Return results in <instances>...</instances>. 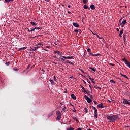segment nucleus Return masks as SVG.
Returning a JSON list of instances; mask_svg holds the SVG:
<instances>
[{"instance_id":"obj_51","label":"nucleus","mask_w":130,"mask_h":130,"mask_svg":"<svg viewBox=\"0 0 130 130\" xmlns=\"http://www.w3.org/2000/svg\"><path fill=\"white\" fill-rule=\"evenodd\" d=\"M78 32L81 34V33H82V30H81V29H79L78 30Z\"/></svg>"},{"instance_id":"obj_11","label":"nucleus","mask_w":130,"mask_h":130,"mask_svg":"<svg viewBox=\"0 0 130 130\" xmlns=\"http://www.w3.org/2000/svg\"><path fill=\"white\" fill-rule=\"evenodd\" d=\"M125 64H126V66H127V67H128V68H130V62L128 61H126V62H125Z\"/></svg>"},{"instance_id":"obj_27","label":"nucleus","mask_w":130,"mask_h":130,"mask_svg":"<svg viewBox=\"0 0 130 130\" xmlns=\"http://www.w3.org/2000/svg\"><path fill=\"white\" fill-rule=\"evenodd\" d=\"M72 58H74V56H68V57H67V59H72Z\"/></svg>"},{"instance_id":"obj_1","label":"nucleus","mask_w":130,"mask_h":130,"mask_svg":"<svg viewBox=\"0 0 130 130\" xmlns=\"http://www.w3.org/2000/svg\"><path fill=\"white\" fill-rule=\"evenodd\" d=\"M56 114L57 115L56 120H60V119L61 118V113L60 112V111H57Z\"/></svg>"},{"instance_id":"obj_42","label":"nucleus","mask_w":130,"mask_h":130,"mask_svg":"<svg viewBox=\"0 0 130 130\" xmlns=\"http://www.w3.org/2000/svg\"><path fill=\"white\" fill-rule=\"evenodd\" d=\"M93 102H94V104H95L96 105H97V104H98V103L95 101H93Z\"/></svg>"},{"instance_id":"obj_24","label":"nucleus","mask_w":130,"mask_h":130,"mask_svg":"<svg viewBox=\"0 0 130 130\" xmlns=\"http://www.w3.org/2000/svg\"><path fill=\"white\" fill-rule=\"evenodd\" d=\"M49 81L51 83L52 85H54V81H53V80L50 79Z\"/></svg>"},{"instance_id":"obj_3","label":"nucleus","mask_w":130,"mask_h":130,"mask_svg":"<svg viewBox=\"0 0 130 130\" xmlns=\"http://www.w3.org/2000/svg\"><path fill=\"white\" fill-rule=\"evenodd\" d=\"M123 103L124 104H128V105H130V102H128V100H127V99L123 98Z\"/></svg>"},{"instance_id":"obj_6","label":"nucleus","mask_w":130,"mask_h":130,"mask_svg":"<svg viewBox=\"0 0 130 130\" xmlns=\"http://www.w3.org/2000/svg\"><path fill=\"white\" fill-rule=\"evenodd\" d=\"M81 89H82V90H83L82 92L83 93H87V90H86V88H85V87H84V86H83V85L81 86Z\"/></svg>"},{"instance_id":"obj_19","label":"nucleus","mask_w":130,"mask_h":130,"mask_svg":"<svg viewBox=\"0 0 130 130\" xmlns=\"http://www.w3.org/2000/svg\"><path fill=\"white\" fill-rule=\"evenodd\" d=\"M116 119H117V117H116L115 116H113V121H114V120H116Z\"/></svg>"},{"instance_id":"obj_7","label":"nucleus","mask_w":130,"mask_h":130,"mask_svg":"<svg viewBox=\"0 0 130 130\" xmlns=\"http://www.w3.org/2000/svg\"><path fill=\"white\" fill-rule=\"evenodd\" d=\"M98 107H99V108H104L105 106H103V103H101L98 105Z\"/></svg>"},{"instance_id":"obj_54","label":"nucleus","mask_w":130,"mask_h":130,"mask_svg":"<svg viewBox=\"0 0 130 130\" xmlns=\"http://www.w3.org/2000/svg\"><path fill=\"white\" fill-rule=\"evenodd\" d=\"M59 55H60V56H61L62 57V53L60 52V54H59Z\"/></svg>"},{"instance_id":"obj_64","label":"nucleus","mask_w":130,"mask_h":130,"mask_svg":"<svg viewBox=\"0 0 130 130\" xmlns=\"http://www.w3.org/2000/svg\"><path fill=\"white\" fill-rule=\"evenodd\" d=\"M116 30H117V32H119V28H117Z\"/></svg>"},{"instance_id":"obj_13","label":"nucleus","mask_w":130,"mask_h":130,"mask_svg":"<svg viewBox=\"0 0 130 130\" xmlns=\"http://www.w3.org/2000/svg\"><path fill=\"white\" fill-rule=\"evenodd\" d=\"M90 9L91 10H95V5L94 4H92L90 6Z\"/></svg>"},{"instance_id":"obj_20","label":"nucleus","mask_w":130,"mask_h":130,"mask_svg":"<svg viewBox=\"0 0 130 130\" xmlns=\"http://www.w3.org/2000/svg\"><path fill=\"white\" fill-rule=\"evenodd\" d=\"M34 29L35 30H41V29H42V27H35Z\"/></svg>"},{"instance_id":"obj_58","label":"nucleus","mask_w":130,"mask_h":130,"mask_svg":"<svg viewBox=\"0 0 130 130\" xmlns=\"http://www.w3.org/2000/svg\"><path fill=\"white\" fill-rule=\"evenodd\" d=\"M36 48H37V49H38V48H40V46H37L36 47Z\"/></svg>"},{"instance_id":"obj_57","label":"nucleus","mask_w":130,"mask_h":130,"mask_svg":"<svg viewBox=\"0 0 130 130\" xmlns=\"http://www.w3.org/2000/svg\"><path fill=\"white\" fill-rule=\"evenodd\" d=\"M27 30L28 31V32H31V30H30L29 28H27Z\"/></svg>"},{"instance_id":"obj_40","label":"nucleus","mask_w":130,"mask_h":130,"mask_svg":"<svg viewBox=\"0 0 130 130\" xmlns=\"http://www.w3.org/2000/svg\"><path fill=\"white\" fill-rule=\"evenodd\" d=\"M63 58H64V59H68V57H66L64 56H62Z\"/></svg>"},{"instance_id":"obj_10","label":"nucleus","mask_w":130,"mask_h":130,"mask_svg":"<svg viewBox=\"0 0 130 130\" xmlns=\"http://www.w3.org/2000/svg\"><path fill=\"white\" fill-rule=\"evenodd\" d=\"M66 63H69L70 64H72V66H75V64L74 63L69 61V60H66Z\"/></svg>"},{"instance_id":"obj_39","label":"nucleus","mask_w":130,"mask_h":130,"mask_svg":"<svg viewBox=\"0 0 130 130\" xmlns=\"http://www.w3.org/2000/svg\"><path fill=\"white\" fill-rule=\"evenodd\" d=\"M83 4H87V0H83Z\"/></svg>"},{"instance_id":"obj_15","label":"nucleus","mask_w":130,"mask_h":130,"mask_svg":"<svg viewBox=\"0 0 130 130\" xmlns=\"http://www.w3.org/2000/svg\"><path fill=\"white\" fill-rule=\"evenodd\" d=\"M26 48H27V47H22V48H20L18 49V51H20L21 50H25V49H26Z\"/></svg>"},{"instance_id":"obj_61","label":"nucleus","mask_w":130,"mask_h":130,"mask_svg":"<svg viewBox=\"0 0 130 130\" xmlns=\"http://www.w3.org/2000/svg\"><path fill=\"white\" fill-rule=\"evenodd\" d=\"M83 83L85 84V85L87 84V83H86V81H85V80H83Z\"/></svg>"},{"instance_id":"obj_22","label":"nucleus","mask_w":130,"mask_h":130,"mask_svg":"<svg viewBox=\"0 0 130 130\" xmlns=\"http://www.w3.org/2000/svg\"><path fill=\"white\" fill-rule=\"evenodd\" d=\"M37 50V49L36 48V47H33L31 49V50H32V51H35Z\"/></svg>"},{"instance_id":"obj_36","label":"nucleus","mask_w":130,"mask_h":130,"mask_svg":"<svg viewBox=\"0 0 130 130\" xmlns=\"http://www.w3.org/2000/svg\"><path fill=\"white\" fill-rule=\"evenodd\" d=\"M98 111L96 108H94V114H97Z\"/></svg>"},{"instance_id":"obj_48","label":"nucleus","mask_w":130,"mask_h":130,"mask_svg":"<svg viewBox=\"0 0 130 130\" xmlns=\"http://www.w3.org/2000/svg\"><path fill=\"white\" fill-rule=\"evenodd\" d=\"M89 88H90L91 91H92L93 90L92 89V86H91L90 85H89Z\"/></svg>"},{"instance_id":"obj_16","label":"nucleus","mask_w":130,"mask_h":130,"mask_svg":"<svg viewBox=\"0 0 130 130\" xmlns=\"http://www.w3.org/2000/svg\"><path fill=\"white\" fill-rule=\"evenodd\" d=\"M84 9H88V10H90V8H89V7H88L87 5H84L83 6Z\"/></svg>"},{"instance_id":"obj_8","label":"nucleus","mask_w":130,"mask_h":130,"mask_svg":"<svg viewBox=\"0 0 130 130\" xmlns=\"http://www.w3.org/2000/svg\"><path fill=\"white\" fill-rule=\"evenodd\" d=\"M73 26H74V27H76V28H79V27H80V25H79V24L75 23V22H73Z\"/></svg>"},{"instance_id":"obj_14","label":"nucleus","mask_w":130,"mask_h":130,"mask_svg":"<svg viewBox=\"0 0 130 130\" xmlns=\"http://www.w3.org/2000/svg\"><path fill=\"white\" fill-rule=\"evenodd\" d=\"M73 119H74V120H76L77 123L79 122V120L78 119V118H77V117H73Z\"/></svg>"},{"instance_id":"obj_56","label":"nucleus","mask_w":130,"mask_h":130,"mask_svg":"<svg viewBox=\"0 0 130 130\" xmlns=\"http://www.w3.org/2000/svg\"><path fill=\"white\" fill-rule=\"evenodd\" d=\"M37 36H36L35 37H30V38L34 39V38H35L36 37H37Z\"/></svg>"},{"instance_id":"obj_23","label":"nucleus","mask_w":130,"mask_h":130,"mask_svg":"<svg viewBox=\"0 0 130 130\" xmlns=\"http://www.w3.org/2000/svg\"><path fill=\"white\" fill-rule=\"evenodd\" d=\"M110 83H111L112 84H116V82L115 81H114V80H110Z\"/></svg>"},{"instance_id":"obj_29","label":"nucleus","mask_w":130,"mask_h":130,"mask_svg":"<svg viewBox=\"0 0 130 130\" xmlns=\"http://www.w3.org/2000/svg\"><path fill=\"white\" fill-rule=\"evenodd\" d=\"M99 55H100V54H93V56H99Z\"/></svg>"},{"instance_id":"obj_31","label":"nucleus","mask_w":130,"mask_h":130,"mask_svg":"<svg viewBox=\"0 0 130 130\" xmlns=\"http://www.w3.org/2000/svg\"><path fill=\"white\" fill-rule=\"evenodd\" d=\"M121 34L122 35V34H123V29H121L120 31V34Z\"/></svg>"},{"instance_id":"obj_21","label":"nucleus","mask_w":130,"mask_h":130,"mask_svg":"<svg viewBox=\"0 0 130 130\" xmlns=\"http://www.w3.org/2000/svg\"><path fill=\"white\" fill-rule=\"evenodd\" d=\"M54 53H56V54H58L59 55V54H60V52L58 51H55Z\"/></svg>"},{"instance_id":"obj_43","label":"nucleus","mask_w":130,"mask_h":130,"mask_svg":"<svg viewBox=\"0 0 130 130\" xmlns=\"http://www.w3.org/2000/svg\"><path fill=\"white\" fill-rule=\"evenodd\" d=\"M91 52V49L90 48L87 49V52Z\"/></svg>"},{"instance_id":"obj_49","label":"nucleus","mask_w":130,"mask_h":130,"mask_svg":"<svg viewBox=\"0 0 130 130\" xmlns=\"http://www.w3.org/2000/svg\"><path fill=\"white\" fill-rule=\"evenodd\" d=\"M72 111H73V112H76V109H75V108H74L73 110H72Z\"/></svg>"},{"instance_id":"obj_44","label":"nucleus","mask_w":130,"mask_h":130,"mask_svg":"<svg viewBox=\"0 0 130 130\" xmlns=\"http://www.w3.org/2000/svg\"><path fill=\"white\" fill-rule=\"evenodd\" d=\"M60 59H61V61H66V60L62 58H61Z\"/></svg>"},{"instance_id":"obj_28","label":"nucleus","mask_w":130,"mask_h":130,"mask_svg":"<svg viewBox=\"0 0 130 130\" xmlns=\"http://www.w3.org/2000/svg\"><path fill=\"white\" fill-rule=\"evenodd\" d=\"M66 109H67V107H64V108H63L61 110V112H62V111H64Z\"/></svg>"},{"instance_id":"obj_35","label":"nucleus","mask_w":130,"mask_h":130,"mask_svg":"<svg viewBox=\"0 0 130 130\" xmlns=\"http://www.w3.org/2000/svg\"><path fill=\"white\" fill-rule=\"evenodd\" d=\"M94 117H95V118H98V114H94Z\"/></svg>"},{"instance_id":"obj_62","label":"nucleus","mask_w":130,"mask_h":130,"mask_svg":"<svg viewBox=\"0 0 130 130\" xmlns=\"http://www.w3.org/2000/svg\"><path fill=\"white\" fill-rule=\"evenodd\" d=\"M43 50H45V51H48V50L47 49H45V48H44Z\"/></svg>"},{"instance_id":"obj_52","label":"nucleus","mask_w":130,"mask_h":130,"mask_svg":"<svg viewBox=\"0 0 130 130\" xmlns=\"http://www.w3.org/2000/svg\"><path fill=\"white\" fill-rule=\"evenodd\" d=\"M121 20H122V18H121L120 20H119L118 26H120V25L121 24H119V23H120Z\"/></svg>"},{"instance_id":"obj_59","label":"nucleus","mask_w":130,"mask_h":130,"mask_svg":"<svg viewBox=\"0 0 130 130\" xmlns=\"http://www.w3.org/2000/svg\"><path fill=\"white\" fill-rule=\"evenodd\" d=\"M102 41L103 42H104V41H105L104 38H102Z\"/></svg>"},{"instance_id":"obj_41","label":"nucleus","mask_w":130,"mask_h":130,"mask_svg":"<svg viewBox=\"0 0 130 130\" xmlns=\"http://www.w3.org/2000/svg\"><path fill=\"white\" fill-rule=\"evenodd\" d=\"M5 2H6V3H10V2H11V0H5Z\"/></svg>"},{"instance_id":"obj_46","label":"nucleus","mask_w":130,"mask_h":130,"mask_svg":"<svg viewBox=\"0 0 130 130\" xmlns=\"http://www.w3.org/2000/svg\"><path fill=\"white\" fill-rule=\"evenodd\" d=\"M86 93V94H87L88 96H91V94L89 93V92H88V91H87V92H85Z\"/></svg>"},{"instance_id":"obj_2","label":"nucleus","mask_w":130,"mask_h":130,"mask_svg":"<svg viewBox=\"0 0 130 130\" xmlns=\"http://www.w3.org/2000/svg\"><path fill=\"white\" fill-rule=\"evenodd\" d=\"M84 98L87 100L88 103H91V102H92V101H93L92 100L90 99L89 96H87L86 95H84Z\"/></svg>"},{"instance_id":"obj_53","label":"nucleus","mask_w":130,"mask_h":130,"mask_svg":"<svg viewBox=\"0 0 130 130\" xmlns=\"http://www.w3.org/2000/svg\"><path fill=\"white\" fill-rule=\"evenodd\" d=\"M6 66H9L10 64V62H8L6 63Z\"/></svg>"},{"instance_id":"obj_38","label":"nucleus","mask_w":130,"mask_h":130,"mask_svg":"<svg viewBox=\"0 0 130 130\" xmlns=\"http://www.w3.org/2000/svg\"><path fill=\"white\" fill-rule=\"evenodd\" d=\"M109 65H110V66H112V67H114V66H115V64H113V63H109Z\"/></svg>"},{"instance_id":"obj_47","label":"nucleus","mask_w":130,"mask_h":130,"mask_svg":"<svg viewBox=\"0 0 130 130\" xmlns=\"http://www.w3.org/2000/svg\"><path fill=\"white\" fill-rule=\"evenodd\" d=\"M30 31H31V32H33V31H35V29H34V28H32L31 29H30Z\"/></svg>"},{"instance_id":"obj_12","label":"nucleus","mask_w":130,"mask_h":130,"mask_svg":"<svg viewBox=\"0 0 130 130\" xmlns=\"http://www.w3.org/2000/svg\"><path fill=\"white\" fill-rule=\"evenodd\" d=\"M71 98H73V99H74V100H76V99H77V98L74 94H71Z\"/></svg>"},{"instance_id":"obj_4","label":"nucleus","mask_w":130,"mask_h":130,"mask_svg":"<svg viewBox=\"0 0 130 130\" xmlns=\"http://www.w3.org/2000/svg\"><path fill=\"white\" fill-rule=\"evenodd\" d=\"M127 22H126V20H123L121 24H120L121 27H124V25H125V24H126Z\"/></svg>"},{"instance_id":"obj_5","label":"nucleus","mask_w":130,"mask_h":130,"mask_svg":"<svg viewBox=\"0 0 130 130\" xmlns=\"http://www.w3.org/2000/svg\"><path fill=\"white\" fill-rule=\"evenodd\" d=\"M123 40L124 42H126V39H125L126 38V33L124 32L123 35Z\"/></svg>"},{"instance_id":"obj_63","label":"nucleus","mask_w":130,"mask_h":130,"mask_svg":"<svg viewBox=\"0 0 130 130\" xmlns=\"http://www.w3.org/2000/svg\"><path fill=\"white\" fill-rule=\"evenodd\" d=\"M96 36L98 37V38H100V37H99V35H98V34L96 35Z\"/></svg>"},{"instance_id":"obj_33","label":"nucleus","mask_w":130,"mask_h":130,"mask_svg":"<svg viewBox=\"0 0 130 130\" xmlns=\"http://www.w3.org/2000/svg\"><path fill=\"white\" fill-rule=\"evenodd\" d=\"M84 111H85L86 113H88V109H87V108H84Z\"/></svg>"},{"instance_id":"obj_9","label":"nucleus","mask_w":130,"mask_h":130,"mask_svg":"<svg viewBox=\"0 0 130 130\" xmlns=\"http://www.w3.org/2000/svg\"><path fill=\"white\" fill-rule=\"evenodd\" d=\"M107 118L108 120H113V116H107Z\"/></svg>"},{"instance_id":"obj_55","label":"nucleus","mask_w":130,"mask_h":130,"mask_svg":"<svg viewBox=\"0 0 130 130\" xmlns=\"http://www.w3.org/2000/svg\"><path fill=\"white\" fill-rule=\"evenodd\" d=\"M30 67H31V64H29L27 66V69H29Z\"/></svg>"},{"instance_id":"obj_18","label":"nucleus","mask_w":130,"mask_h":130,"mask_svg":"<svg viewBox=\"0 0 130 130\" xmlns=\"http://www.w3.org/2000/svg\"><path fill=\"white\" fill-rule=\"evenodd\" d=\"M30 24L32 25V26H37V24L35 23V22H31Z\"/></svg>"},{"instance_id":"obj_25","label":"nucleus","mask_w":130,"mask_h":130,"mask_svg":"<svg viewBox=\"0 0 130 130\" xmlns=\"http://www.w3.org/2000/svg\"><path fill=\"white\" fill-rule=\"evenodd\" d=\"M90 80L91 81V82H92V83H93V84H96V83H95V82H94V81H95V80L94 79H93V78H90Z\"/></svg>"},{"instance_id":"obj_34","label":"nucleus","mask_w":130,"mask_h":130,"mask_svg":"<svg viewBox=\"0 0 130 130\" xmlns=\"http://www.w3.org/2000/svg\"><path fill=\"white\" fill-rule=\"evenodd\" d=\"M43 42H40L37 44V45H43Z\"/></svg>"},{"instance_id":"obj_30","label":"nucleus","mask_w":130,"mask_h":130,"mask_svg":"<svg viewBox=\"0 0 130 130\" xmlns=\"http://www.w3.org/2000/svg\"><path fill=\"white\" fill-rule=\"evenodd\" d=\"M122 60H123V61H125V62H126V61H128L125 58L122 59Z\"/></svg>"},{"instance_id":"obj_17","label":"nucleus","mask_w":130,"mask_h":130,"mask_svg":"<svg viewBox=\"0 0 130 130\" xmlns=\"http://www.w3.org/2000/svg\"><path fill=\"white\" fill-rule=\"evenodd\" d=\"M89 69L91 70V71H93V72H96V70H95V68H94L89 67Z\"/></svg>"},{"instance_id":"obj_37","label":"nucleus","mask_w":130,"mask_h":130,"mask_svg":"<svg viewBox=\"0 0 130 130\" xmlns=\"http://www.w3.org/2000/svg\"><path fill=\"white\" fill-rule=\"evenodd\" d=\"M89 53L90 55H91L92 56H93V53H92V52L90 51V52H89Z\"/></svg>"},{"instance_id":"obj_60","label":"nucleus","mask_w":130,"mask_h":130,"mask_svg":"<svg viewBox=\"0 0 130 130\" xmlns=\"http://www.w3.org/2000/svg\"><path fill=\"white\" fill-rule=\"evenodd\" d=\"M83 129V128H78L77 130H82Z\"/></svg>"},{"instance_id":"obj_45","label":"nucleus","mask_w":130,"mask_h":130,"mask_svg":"<svg viewBox=\"0 0 130 130\" xmlns=\"http://www.w3.org/2000/svg\"><path fill=\"white\" fill-rule=\"evenodd\" d=\"M75 32H77V33H79V30L78 29H74Z\"/></svg>"},{"instance_id":"obj_50","label":"nucleus","mask_w":130,"mask_h":130,"mask_svg":"<svg viewBox=\"0 0 130 130\" xmlns=\"http://www.w3.org/2000/svg\"><path fill=\"white\" fill-rule=\"evenodd\" d=\"M53 78H54V81H55V82H56V77L55 76H54Z\"/></svg>"},{"instance_id":"obj_32","label":"nucleus","mask_w":130,"mask_h":130,"mask_svg":"<svg viewBox=\"0 0 130 130\" xmlns=\"http://www.w3.org/2000/svg\"><path fill=\"white\" fill-rule=\"evenodd\" d=\"M122 77H124L126 79H128V77L125 75H122Z\"/></svg>"},{"instance_id":"obj_26","label":"nucleus","mask_w":130,"mask_h":130,"mask_svg":"<svg viewBox=\"0 0 130 130\" xmlns=\"http://www.w3.org/2000/svg\"><path fill=\"white\" fill-rule=\"evenodd\" d=\"M67 130H74V128H73L71 126H70V128H67Z\"/></svg>"}]
</instances>
